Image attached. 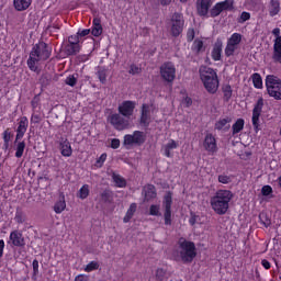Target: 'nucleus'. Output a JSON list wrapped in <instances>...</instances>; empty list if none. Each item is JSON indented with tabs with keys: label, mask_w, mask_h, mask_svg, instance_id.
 <instances>
[{
	"label": "nucleus",
	"mask_w": 281,
	"mask_h": 281,
	"mask_svg": "<svg viewBox=\"0 0 281 281\" xmlns=\"http://www.w3.org/2000/svg\"><path fill=\"white\" fill-rule=\"evenodd\" d=\"M50 56L52 47L45 42H40L33 46L26 65L31 71H38V63H45Z\"/></svg>",
	"instance_id": "f257e3e1"
},
{
	"label": "nucleus",
	"mask_w": 281,
	"mask_h": 281,
	"mask_svg": "<svg viewBox=\"0 0 281 281\" xmlns=\"http://www.w3.org/2000/svg\"><path fill=\"white\" fill-rule=\"evenodd\" d=\"M234 199V193L229 190H217L215 196L211 198V207L218 214L223 216L227 214V210H229V202Z\"/></svg>",
	"instance_id": "f03ea898"
},
{
	"label": "nucleus",
	"mask_w": 281,
	"mask_h": 281,
	"mask_svg": "<svg viewBox=\"0 0 281 281\" xmlns=\"http://www.w3.org/2000/svg\"><path fill=\"white\" fill-rule=\"evenodd\" d=\"M200 78L207 93H211L212 95H214V93L218 91L220 81H218V75L216 74V70H214L211 67L203 66L200 68Z\"/></svg>",
	"instance_id": "7ed1b4c3"
},
{
	"label": "nucleus",
	"mask_w": 281,
	"mask_h": 281,
	"mask_svg": "<svg viewBox=\"0 0 281 281\" xmlns=\"http://www.w3.org/2000/svg\"><path fill=\"white\" fill-rule=\"evenodd\" d=\"M179 256L182 262H192L196 258V246L194 241L183 240L179 244Z\"/></svg>",
	"instance_id": "20e7f679"
},
{
	"label": "nucleus",
	"mask_w": 281,
	"mask_h": 281,
	"mask_svg": "<svg viewBox=\"0 0 281 281\" xmlns=\"http://www.w3.org/2000/svg\"><path fill=\"white\" fill-rule=\"evenodd\" d=\"M266 89L268 95L274 100H281V79L274 75H268L266 77Z\"/></svg>",
	"instance_id": "39448f33"
},
{
	"label": "nucleus",
	"mask_w": 281,
	"mask_h": 281,
	"mask_svg": "<svg viewBox=\"0 0 281 281\" xmlns=\"http://www.w3.org/2000/svg\"><path fill=\"white\" fill-rule=\"evenodd\" d=\"M160 76L165 82L172 83L177 78V68L175 64L167 61L160 66Z\"/></svg>",
	"instance_id": "423d86ee"
},
{
	"label": "nucleus",
	"mask_w": 281,
	"mask_h": 281,
	"mask_svg": "<svg viewBox=\"0 0 281 281\" xmlns=\"http://www.w3.org/2000/svg\"><path fill=\"white\" fill-rule=\"evenodd\" d=\"M110 124L116 130V131H126L131 123L128 122V119L125 116H122V114L114 113L109 116Z\"/></svg>",
	"instance_id": "0eeeda50"
},
{
	"label": "nucleus",
	"mask_w": 281,
	"mask_h": 281,
	"mask_svg": "<svg viewBox=\"0 0 281 281\" xmlns=\"http://www.w3.org/2000/svg\"><path fill=\"white\" fill-rule=\"evenodd\" d=\"M165 213H164V218H165V225H172V193L168 192L164 196V202H162Z\"/></svg>",
	"instance_id": "6e6552de"
},
{
	"label": "nucleus",
	"mask_w": 281,
	"mask_h": 281,
	"mask_svg": "<svg viewBox=\"0 0 281 281\" xmlns=\"http://www.w3.org/2000/svg\"><path fill=\"white\" fill-rule=\"evenodd\" d=\"M184 23L186 22L183 21V15L180 13H173L171 16V36L177 38V36L183 32Z\"/></svg>",
	"instance_id": "1a4fd4ad"
},
{
	"label": "nucleus",
	"mask_w": 281,
	"mask_h": 281,
	"mask_svg": "<svg viewBox=\"0 0 281 281\" xmlns=\"http://www.w3.org/2000/svg\"><path fill=\"white\" fill-rule=\"evenodd\" d=\"M262 106H265V99L259 98L252 109V126L257 133L260 131V115L262 114Z\"/></svg>",
	"instance_id": "9d476101"
},
{
	"label": "nucleus",
	"mask_w": 281,
	"mask_h": 281,
	"mask_svg": "<svg viewBox=\"0 0 281 281\" xmlns=\"http://www.w3.org/2000/svg\"><path fill=\"white\" fill-rule=\"evenodd\" d=\"M146 142V137L144 136V132L135 131L132 135L126 134L124 136L123 144L125 146H133L135 144L136 146H142Z\"/></svg>",
	"instance_id": "9b49d317"
},
{
	"label": "nucleus",
	"mask_w": 281,
	"mask_h": 281,
	"mask_svg": "<svg viewBox=\"0 0 281 281\" xmlns=\"http://www.w3.org/2000/svg\"><path fill=\"white\" fill-rule=\"evenodd\" d=\"M9 245L13 247H25V237L20 231H12L9 236Z\"/></svg>",
	"instance_id": "f8f14e48"
},
{
	"label": "nucleus",
	"mask_w": 281,
	"mask_h": 281,
	"mask_svg": "<svg viewBox=\"0 0 281 281\" xmlns=\"http://www.w3.org/2000/svg\"><path fill=\"white\" fill-rule=\"evenodd\" d=\"M136 103L134 101H123L121 105H119V113L122 114L123 117H131L133 112L135 111Z\"/></svg>",
	"instance_id": "ddd939ff"
},
{
	"label": "nucleus",
	"mask_w": 281,
	"mask_h": 281,
	"mask_svg": "<svg viewBox=\"0 0 281 281\" xmlns=\"http://www.w3.org/2000/svg\"><path fill=\"white\" fill-rule=\"evenodd\" d=\"M29 126H30V121L26 119V116H22L20 119L18 128H16L15 144H16V142L21 140L22 137L25 136V133H27Z\"/></svg>",
	"instance_id": "4468645a"
},
{
	"label": "nucleus",
	"mask_w": 281,
	"mask_h": 281,
	"mask_svg": "<svg viewBox=\"0 0 281 281\" xmlns=\"http://www.w3.org/2000/svg\"><path fill=\"white\" fill-rule=\"evenodd\" d=\"M203 147L207 153H216L218 146L216 145V138L212 134H206L203 143Z\"/></svg>",
	"instance_id": "2eb2a0df"
},
{
	"label": "nucleus",
	"mask_w": 281,
	"mask_h": 281,
	"mask_svg": "<svg viewBox=\"0 0 281 281\" xmlns=\"http://www.w3.org/2000/svg\"><path fill=\"white\" fill-rule=\"evenodd\" d=\"M210 8H212V0H198L196 10L199 16H207Z\"/></svg>",
	"instance_id": "dca6fc26"
},
{
	"label": "nucleus",
	"mask_w": 281,
	"mask_h": 281,
	"mask_svg": "<svg viewBox=\"0 0 281 281\" xmlns=\"http://www.w3.org/2000/svg\"><path fill=\"white\" fill-rule=\"evenodd\" d=\"M80 53V44H78V40L76 41H70L68 44L65 46V54L66 56H76V54Z\"/></svg>",
	"instance_id": "f3484780"
},
{
	"label": "nucleus",
	"mask_w": 281,
	"mask_h": 281,
	"mask_svg": "<svg viewBox=\"0 0 281 281\" xmlns=\"http://www.w3.org/2000/svg\"><path fill=\"white\" fill-rule=\"evenodd\" d=\"M272 60L281 65V37L274 40Z\"/></svg>",
	"instance_id": "a211bd4d"
},
{
	"label": "nucleus",
	"mask_w": 281,
	"mask_h": 281,
	"mask_svg": "<svg viewBox=\"0 0 281 281\" xmlns=\"http://www.w3.org/2000/svg\"><path fill=\"white\" fill-rule=\"evenodd\" d=\"M143 194L145 196V201H151V199L157 198V190L155 189V186L147 184L143 189Z\"/></svg>",
	"instance_id": "6ab92c4d"
},
{
	"label": "nucleus",
	"mask_w": 281,
	"mask_h": 281,
	"mask_svg": "<svg viewBox=\"0 0 281 281\" xmlns=\"http://www.w3.org/2000/svg\"><path fill=\"white\" fill-rule=\"evenodd\" d=\"M221 54H223V41L217 40L213 46L212 58L213 60H221Z\"/></svg>",
	"instance_id": "aec40b11"
},
{
	"label": "nucleus",
	"mask_w": 281,
	"mask_h": 281,
	"mask_svg": "<svg viewBox=\"0 0 281 281\" xmlns=\"http://www.w3.org/2000/svg\"><path fill=\"white\" fill-rule=\"evenodd\" d=\"M179 148V143H177L175 139H170L164 147V155L165 157H172V150Z\"/></svg>",
	"instance_id": "412c9836"
},
{
	"label": "nucleus",
	"mask_w": 281,
	"mask_h": 281,
	"mask_svg": "<svg viewBox=\"0 0 281 281\" xmlns=\"http://www.w3.org/2000/svg\"><path fill=\"white\" fill-rule=\"evenodd\" d=\"M60 153L63 157H71V155H74V149H71V143H69L67 139L63 140L60 143Z\"/></svg>",
	"instance_id": "4be33fe9"
},
{
	"label": "nucleus",
	"mask_w": 281,
	"mask_h": 281,
	"mask_svg": "<svg viewBox=\"0 0 281 281\" xmlns=\"http://www.w3.org/2000/svg\"><path fill=\"white\" fill-rule=\"evenodd\" d=\"M92 36H101L102 35V20L100 18H94L92 21Z\"/></svg>",
	"instance_id": "5701e85b"
},
{
	"label": "nucleus",
	"mask_w": 281,
	"mask_h": 281,
	"mask_svg": "<svg viewBox=\"0 0 281 281\" xmlns=\"http://www.w3.org/2000/svg\"><path fill=\"white\" fill-rule=\"evenodd\" d=\"M232 122V117L226 116L224 119H220L216 123H215V128L217 131H229V123Z\"/></svg>",
	"instance_id": "b1692460"
},
{
	"label": "nucleus",
	"mask_w": 281,
	"mask_h": 281,
	"mask_svg": "<svg viewBox=\"0 0 281 281\" xmlns=\"http://www.w3.org/2000/svg\"><path fill=\"white\" fill-rule=\"evenodd\" d=\"M13 4L18 12H23L24 10H27L30 5H32V0H13Z\"/></svg>",
	"instance_id": "393cba45"
},
{
	"label": "nucleus",
	"mask_w": 281,
	"mask_h": 281,
	"mask_svg": "<svg viewBox=\"0 0 281 281\" xmlns=\"http://www.w3.org/2000/svg\"><path fill=\"white\" fill-rule=\"evenodd\" d=\"M150 120V110L147 104L142 106L140 124L148 126Z\"/></svg>",
	"instance_id": "a878e982"
},
{
	"label": "nucleus",
	"mask_w": 281,
	"mask_h": 281,
	"mask_svg": "<svg viewBox=\"0 0 281 281\" xmlns=\"http://www.w3.org/2000/svg\"><path fill=\"white\" fill-rule=\"evenodd\" d=\"M280 0H270L269 14L270 16H278L280 14Z\"/></svg>",
	"instance_id": "bb28decb"
},
{
	"label": "nucleus",
	"mask_w": 281,
	"mask_h": 281,
	"mask_svg": "<svg viewBox=\"0 0 281 281\" xmlns=\"http://www.w3.org/2000/svg\"><path fill=\"white\" fill-rule=\"evenodd\" d=\"M135 212H137V203H132L123 218V223H130L131 218L135 216Z\"/></svg>",
	"instance_id": "cd10ccee"
},
{
	"label": "nucleus",
	"mask_w": 281,
	"mask_h": 281,
	"mask_svg": "<svg viewBox=\"0 0 281 281\" xmlns=\"http://www.w3.org/2000/svg\"><path fill=\"white\" fill-rule=\"evenodd\" d=\"M109 74V70L104 67H99L97 70V77L100 80L101 85H106V76Z\"/></svg>",
	"instance_id": "c85d7f7f"
},
{
	"label": "nucleus",
	"mask_w": 281,
	"mask_h": 281,
	"mask_svg": "<svg viewBox=\"0 0 281 281\" xmlns=\"http://www.w3.org/2000/svg\"><path fill=\"white\" fill-rule=\"evenodd\" d=\"M217 5H220L222 12L232 11L234 10V0H225L222 2H217Z\"/></svg>",
	"instance_id": "c756f323"
},
{
	"label": "nucleus",
	"mask_w": 281,
	"mask_h": 281,
	"mask_svg": "<svg viewBox=\"0 0 281 281\" xmlns=\"http://www.w3.org/2000/svg\"><path fill=\"white\" fill-rule=\"evenodd\" d=\"M112 179H113L116 188H126V180L122 176H120L117 173H113Z\"/></svg>",
	"instance_id": "7c9ffc66"
},
{
	"label": "nucleus",
	"mask_w": 281,
	"mask_h": 281,
	"mask_svg": "<svg viewBox=\"0 0 281 281\" xmlns=\"http://www.w3.org/2000/svg\"><path fill=\"white\" fill-rule=\"evenodd\" d=\"M243 41V35L240 33H234L227 41L231 45H234L235 47H238L240 45V42Z\"/></svg>",
	"instance_id": "2f4dec72"
},
{
	"label": "nucleus",
	"mask_w": 281,
	"mask_h": 281,
	"mask_svg": "<svg viewBox=\"0 0 281 281\" xmlns=\"http://www.w3.org/2000/svg\"><path fill=\"white\" fill-rule=\"evenodd\" d=\"M101 201L103 203H111L113 201V191L105 189L101 194Z\"/></svg>",
	"instance_id": "473e14b6"
},
{
	"label": "nucleus",
	"mask_w": 281,
	"mask_h": 281,
	"mask_svg": "<svg viewBox=\"0 0 281 281\" xmlns=\"http://www.w3.org/2000/svg\"><path fill=\"white\" fill-rule=\"evenodd\" d=\"M223 91V98H224V102H229V100H232V94H233V90H232V86L229 85H225L222 88Z\"/></svg>",
	"instance_id": "72a5a7b5"
},
{
	"label": "nucleus",
	"mask_w": 281,
	"mask_h": 281,
	"mask_svg": "<svg viewBox=\"0 0 281 281\" xmlns=\"http://www.w3.org/2000/svg\"><path fill=\"white\" fill-rule=\"evenodd\" d=\"M65 207H67V203L65 202V198L55 203L54 211L56 214H63L65 212Z\"/></svg>",
	"instance_id": "f704fd0d"
},
{
	"label": "nucleus",
	"mask_w": 281,
	"mask_h": 281,
	"mask_svg": "<svg viewBox=\"0 0 281 281\" xmlns=\"http://www.w3.org/2000/svg\"><path fill=\"white\" fill-rule=\"evenodd\" d=\"M252 78V85L255 89H262V77L260 76V74L255 72L251 76Z\"/></svg>",
	"instance_id": "c9c22d12"
},
{
	"label": "nucleus",
	"mask_w": 281,
	"mask_h": 281,
	"mask_svg": "<svg viewBox=\"0 0 281 281\" xmlns=\"http://www.w3.org/2000/svg\"><path fill=\"white\" fill-rule=\"evenodd\" d=\"M243 128H245V120L238 119L235 124H233V135H237Z\"/></svg>",
	"instance_id": "e433bc0d"
},
{
	"label": "nucleus",
	"mask_w": 281,
	"mask_h": 281,
	"mask_svg": "<svg viewBox=\"0 0 281 281\" xmlns=\"http://www.w3.org/2000/svg\"><path fill=\"white\" fill-rule=\"evenodd\" d=\"M23 153H25V142L24 140L16 143L15 157L18 159H21V157H23Z\"/></svg>",
	"instance_id": "4c0bfd02"
},
{
	"label": "nucleus",
	"mask_w": 281,
	"mask_h": 281,
	"mask_svg": "<svg viewBox=\"0 0 281 281\" xmlns=\"http://www.w3.org/2000/svg\"><path fill=\"white\" fill-rule=\"evenodd\" d=\"M259 221H260L261 225H263L266 227L271 226V218H269V216L266 213L259 214Z\"/></svg>",
	"instance_id": "58836bf2"
},
{
	"label": "nucleus",
	"mask_w": 281,
	"mask_h": 281,
	"mask_svg": "<svg viewBox=\"0 0 281 281\" xmlns=\"http://www.w3.org/2000/svg\"><path fill=\"white\" fill-rule=\"evenodd\" d=\"M237 49V46H234V44L227 42V45L225 47V56H227V58H229V56H234V52H236Z\"/></svg>",
	"instance_id": "ea45409f"
},
{
	"label": "nucleus",
	"mask_w": 281,
	"mask_h": 281,
	"mask_svg": "<svg viewBox=\"0 0 281 281\" xmlns=\"http://www.w3.org/2000/svg\"><path fill=\"white\" fill-rule=\"evenodd\" d=\"M79 199H87V196H89V184H83L80 190H79V194H78Z\"/></svg>",
	"instance_id": "a19ab883"
},
{
	"label": "nucleus",
	"mask_w": 281,
	"mask_h": 281,
	"mask_svg": "<svg viewBox=\"0 0 281 281\" xmlns=\"http://www.w3.org/2000/svg\"><path fill=\"white\" fill-rule=\"evenodd\" d=\"M192 50L196 52V54H199L200 52H203V41L195 40L193 42Z\"/></svg>",
	"instance_id": "79ce46f5"
},
{
	"label": "nucleus",
	"mask_w": 281,
	"mask_h": 281,
	"mask_svg": "<svg viewBox=\"0 0 281 281\" xmlns=\"http://www.w3.org/2000/svg\"><path fill=\"white\" fill-rule=\"evenodd\" d=\"M223 12L218 3H216L210 11L212 19H216Z\"/></svg>",
	"instance_id": "37998d69"
},
{
	"label": "nucleus",
	"mask_w": 281,
	"mask_h": 281,
	"mask_svg": "<svg viewBox=\"0 0 281 281\" xmlns=\"http://www.w3.org/2000/svg\"><path fill=\"white\" fill-rule=\"evenodd\" d=\"M14 221H15L19 225L23 224V222L25 221V214L23 213V211H16V212H15Z\"/></svg>",
	"instance_id": "c03bdc74"
},
{
	"label": "nucleus",
	"mask_w": 281,
	"mask_h": 281,
	"mask_svg": "<svg viewBox=\"0 0 281 281\" xmlns=\"http://www.w3.org/2000/svg\"><path fill=\"white\" fill-rule=\"evenodd\" d=\"M12 137V133H10V130H5L3 132V142H4V147L8 148L10 146V139Z\"/></svg>",
	"instance_id": "a18cd8bd"
},
{
	"label": "nucleus",
	"mask_w": 281,
	"mask_h": 281,
	"mask_svg": "<svg viewBox=\"0 0 281 281\" xmlns=\"http://www.w3.org/2000/svg\"><path fill=\"white\" fill-rule=\"evenodd\" d=\"M66 85H68V87H76V83L78 82V78H76V76L70 75L66 78L65 80Z\"/></svg>",
	"instance_id": "49530a36"
},
{
	"label": "nucleus",
	"mask_w": 281,
	"mask_h": 281,
	"mask_svg": "<svg viewBox=\"0 0 281 281\" xmlns=\"http://www.w3.org/2000/svg\"><path fill=\"white\" fill-rule=\"evenodd\" d=\"M98 267H100V265H98V262L91 261L90 263H88L86 266L85 271H87V273H91V271H95L98 269Z\"/></svg>",
	"instance_id": "de8ad7c7"
},
{
	"label": "nucleus",
	"mask_w": 281,
	"mask_h": 281,
	"mask_svg": "<svg viewBox=\"0 0 281 281\" xmlns=\"http://www.w3.org/2000/svg\"><path fill=\"white\" fill-rule=\"evenodd\" d=\"M217 181L220 183H224V184L232 183V177H229L227 175H220L217 178Z\"/></svg>",
	"instance_id": "09e8293b"
},
{
	"label": "nucleus",
	"mask_w": 281,
	"mask_h": 281,
	"mask_svg": "<svg viewBox=\"0 0 281 281\" xmlns=\"http://www.w3.org/2000/svg\"><path fill=\"white\" fill-rule=\"evenodd\" d=\"M249 19H251V13L244 11L240 14V18L238 19V23H245L246 21H249Z\"/></svg>",
	"instance_id": "8fccbe9b"
},
{
	"label": "nucleus",
	"mask_w": 281,
	"mask_h": 281,
	"mask_svg": "<svg viewBox=\"0 0 281 281\" xmlns=\"http://www.w3.org/2000/svg\"><path fill=\"white\" fill-rule=\"evenodd\" d=\"M261 194L263 196H269V194H273V188H271V186H263L261 188Z\"/></svg>",
	"instance_id": "3c124183"
},
{
	"label": "nucleus",
	"mask_w": 281,
	"mask_h": 281,
	"mask_svg": "<svg viewBox=\"0 0 281 281\" xmlns=\"http://www.w3.org/2000/svg\"><path fill=\"white\" fill-rule=\"evenodd\" d=\"M149 214H150V216H160L161 214L159 213V205L153 204L149 207Z\"/></svg>",
	"instance_id": "603ef678"
},
{
	"label": "nucleus",
	"mask_w": 281,
	"mask_h": 281,
	"mask_svg": "<svg viewBox=\"0 0 281 281\" xmlns=\"http://www.w3.org/2000/svg\"><path fill=\"white\" fill-rule=\"evenodd\" d=\"M194 36H195L194 29H189L187 32V41L189 43H192L194 41Z\"/></svg>",
	"instance_id": "864d4df0"
},
{
	"label": "nucleus",
	"mask_w": 281,
	"mask_h": 281,
	"mask_svg": "<svg viewBox=\"0 0 281 281\" xmlns=\"http://www.w3.org/2000/svg\"><path fill=\"white\" fill-rule=\"evenodd\" d=\"M164 276H166V270L158 268L156 270V278L161 281L164 280Z\"/></svg>",
	"instance_id": "5fc2aeb1"
},
{
	"label": "nucleus",
	"mask_w": 281,
	"mask_h": 281,
	"mask_svg": "<svg viewBox=\"0 0 281 281\" xmlns=\"http://www.w3.org/2000/svg\"><path fill=\"white\" fill-rule=\"evenodd\" d=\"M111 148H113V150H117V148H120V139L119 138H113L111 140Z\"/></svg>",
	"instance_id": "6e6d98bb"
},
{
	"label": "nucleus",
	"mask_w": 281,
	"mask_h": 281,
	"mask_svg": "<svg viewBox=\"0 0 281 281\" xmlns=\"http://www.w3.org/2000/svg\"><path fill=\"white\" fill-rule=\"evenodd\" d=\"M182 104L183 106H186L187 109L192 106V98L190 97H186L183 100H182Z\"/></svg>",
	"instance_id": "4d7b16f0"
},
{
	"label": "nucleus",
	"mask_w": 281,
	"mask_h": 281,
	"mask_svg": "<svg viewBox=\"0 0 281 281\" xmlns=\"http://www.w3.org/2000/svg\"><path fill=\"white\" fill-rule=\"evenodd\" d=\"M38 102H40V99L37 97H34V99L31 101V106L33 110L38 109Z\"/></svg>",
	"instance_id": "13d9d810"
},
{
	"label": "nucleus",
	"mask_w": 281,
	"mask_h": 281,
	"mask_svg": "<svg viewBox=\"0 0 281 281\" xmlns=\"http://www.w3.org/2000/svg\"><path fill=\"white\" fill-rule=\"evenodd\" d=\"M78 36H81V37H83V36H89V34H91V30H89V29H85V30H82V31H78Z\"/></svg>",
	"instance_id": "bf43d9fd"
},
{
	"label": "nucleus",
	"mask_w": 281,
	"mask_h": 281,
	"mask_svg": "<svg viewBox=\"0 0 281 281\" xmlns=\"http://www.w3.org/2000/svg\"><path fill=\"white\" fill-rule=\"evenodd\" d=\"M140 69L139 67L132 65L131 69H130V74H132V76H135L136 74H139Z\"/></svg>",
	"instance_id": "052dcab7"
},
{
	"label": "nucleus",
	"mask_w": 281,
	"mask_h": 281,
	"mask_svg": "<svg viewBox=\"0 0 281 281\" xmlns=\"http://www.w3.org/2000/svg\"><path fill=\"white\" fill-rule=\"evenodd\" d=\"M33 273L38 276V261L36 259L33 260Z\"/></svg>",
	"instance_id": "680f3d73"
},
{
	"label": "nucleus",
	"mask_w": 281,
	"mask_h": 281,
	"mask_svg": "<svg viewBox=\"0 0 281 281\" xmlns=\"http://www.w3.org/2000/svg\"><path fill=\"white\" fill-rule=\"evenodd\" d=\"M31 122H33L34 124H38V122H41V115L33 114L31 117Z\"/></svg>",
	"instance_id": "e2e57ef3"
},
{
	"label": "nucleus",
	"mask_w": 281,
	"mask_h": 281,
	"mask_svg": "<svg viewBox=\"0 0 281 281\" xmlns=\"http://www.w3.org/2000/svg\"><path fill=\"white\" fill-rule=\"evenodd\" d=\"M261 265H262L263 269H271V262H269V260H267V259H262Z\"/></svg>",
	"instance_id": "0e129e2a"
},
{
	"label": "nucleus",
	"mask_w": 281,
	"mask_h": 281,
	"mask_svg": "<svg viewBox=\"0 0 281 281\" xmlns=\"http://www.w3.org/2000/svg\"><path fill=\"white\" fill-rule=\"evenodd\" d=\"M104 161H106V154H102L99 159L97 160V164H99L100 166H102V164H104Z\"/></svg>",
	"instance_id": "69168bd1"
},
{
	"label": "nucleus",
	"mask_w": 281,
	"mask_h": 281,
	"mask_svg": "<svg viewBox=\"0 0 281 281\" xmlns=\"http://www.w3.org/2000/svg\"><path fill=\"white\" fill-rule=\"evenodd\" d=\"M75 281H89L85 274H79L75 278Z\"/></svg>",
	"instance_id": "338daca9"
},
{
	"label": "nucleus",
	"mask_w": 281,
	"mask_h": 281,
	"mask_svg": "<svg viewBox=\"0 0 281 281\" xmlns=\"http://www.w3.org/2000/svg\"><path fill=\"white\" fill-rule=\"evenodd\" d=\"M272 34L273 36H276V38H281L280 36V29L279 27H276L272 30Z\"/></svg>",
	"instance_id": "774afa93"
}]
</instances>
